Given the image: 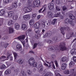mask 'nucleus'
<instances>
[{"label": "nucleus", "instance_id": "1", "mask_svg": "<svg viewBox=\"0 0 76 76\" xmlns=\"http://www.w3.org/2000/svg\"><path fill=\"white\" fill-rule=\"evenodd\" d=\"M64 29L67 31H69L70 30V28L68 26L61 28L60 29V31L61 34H62L63 35H64Z\"/></svg>", "mask_w": 76, "mask_h": 76}, {"label": "nucleus", "instance_id": "2", "mask_svg": "<svg viewBox=\"0 0 76 76\" xmlns=\"http://www.w3.org/2000/svg\"><path fill=\"white\" fill-rule=\"evenodd\" d=\"M25 38V35H23L18 37V39L20 40L24 47H25V41H23Z\"/></svg>", "mask_w": 76, "mask_h": 76}, {"label": "nucleus", "instance_id": "3", "mask_svg": "<svg viewBox=\"0 0 76 76\" xmlns=\"http://www.w3.org/2000/svg\"><path fill=\"white\" fill-rule=\"evenodd\" d=\"M60 47V50L61 51H64V50H67V48L65 46V44L64 43H61Z\"/></svg>", "mask_w": 76, "mask_h": 76}, {"label": "nucleus", "instance_id": "4", "mask_svg": "<svg viewBox=\"0 0 76 76\" xmlns=\"http://www.w3.org/2000/svg\"><path fill=\"white\" fill-rule=\"evenodd\" d=\"M40 4V1L39 0H35L33 2V6L34 7H38Z\"/></svg>", "mask_w": 76, "mask_h": 76}, {"label": "nucleus", "instance_id": "5", "mask_svg": "<svg viewBox=\"0 0 76 76\" xmlns=\"http://www.w3.org/2000/svg\"><path fill=\"white\" fill-rule=\"evenodd\" d=\"M49 50L51 51L52 52H54L56 50H58V48L56 47H54V46H49L48 48Z\"/></svg>", "mask_w": 76, "mask_h": 76}, {"label": "nucleus", "instance_id": "6", "mask_svg": "<svg viewBox=\"0 0 76 76\" xmlns=\"http://www.w3.org/2000/svg\"><path fill=\"white\" fill-rule=\"evenodd\" d=\"M35 59H34L33 58H31L29 60L28 62L30 64V66H32V64H33V63H34L35 62Z\"/></svg>", "mask_w": 76, "mask_h": 76}, {"label": "nucleus", "instance_id": "7", "mask_svg": "<svg viewBox=\"0 0 76 76\" xmlns=\"http://www.w3.org/2000/svg\"><path fill=\"white\" fill-rule=\"evenodd\" d=\"M54 4L53 3H50L48 4V7L49 9V10H51L53 9L54 6Z\"/></svg>", "mask_w": 76, "mask_h": 76}, {"label": "nucleus", "instance_id": "8", "mask_svg": "<svg viewBox=\"0 0 76 76\" xmlns=\"http://www.w3.org/2000/svg\"><path fill=\"white\" fill-rule=\"evenodd\" d=\"M24 10L26 12H29L32 10V8L30 7H26L24 8Z\"/></svg>", "mask_w": 76, "mask_h": 76}, {"label": "nucleus", "instance_id": "9", "mask_svg": "<svg viewBox=\"0 0 76 76\" xmlns=\"http://www.w3.org/2000/svg\"><path fill=\"white\" fill-rule=\"evenodd\" d=\"M67 66V64L66 63H63L61 65V68L62 70H65Z\"/></svg>", "mask_w": 76, "mask_h": 76}, {"label": "nucleus", "instance_id": "10", "mask_svg": "<svg viewBox=\"0 0 76 76\" xmlns=\"http://www.w3.org/2000/svg\"><path fill=\"white\" fill-rule=\"evenodd\" d=\"M38 68L40 72H41L42 70H43V66L41 64H39L38 66Z\"/></svg>", "mask_w": 76, "mask_h": 76}, {"label": "nucleus", "instance_id": "11", "mask_svg": "<svg viewBox=\"0 0 76 76\" xmlns=\"http://www.w3.org/2000/svg\"><path fill=\"white\" fill-rule=\"evenodd\" d=\"M16 49L18 51H20L22 49V45L20 44H18L16 46Z\"/></svg>", "mask_w": 76, "mask_h": 76}, {"label": "nucleus", "instance_id": "12", "mask_svg": "<svg viewBox=\"0 0 76 76\" xmlns=\"http://www.w3.org/2000/svg\"><path fill=\"white\" fill-rule=\"evenodd\" d=\"M51 35H52V32L51 31H49L45 34V37H51Z\"/></svg>", "mask_w": 76, "mask_h": 76}, {"label": "nucleus", "instance_id": "13", "mask_svg": "<svg viewBox=\"0 0 76 76\" xmlns=\"http://www.w3.org/2000/svg\"><path fill=\"white\" fill-rule=\"evenodd\" d=\"M21 28L23 30L26 31L27 29V26H26V25L25 24H23Z\"/></svg>", "mask_w": 76, "mask_h": 76}, {"label": "nucleus", "instance_id": "14", "mask_svg": "<svg viewBox=\"0 0 76 76\" xmlns=\"http://www.w3.org/2000/svg\"><path fill=\"white\" fill-rule=\"evenodd\" d=\"M8 16H9V18H10V17H12L14 15V12L13 11H10L8 13Z\"/></svg>", "mask_w": 76, "mask_h": 76}, {"label": "nucleus", "instance_id": "15", "mask_svg": "<svg viewBox=\"0 0 76 76\" xmlns=\"http://www.w3.org/2000/svg\"><path fill=\"white\" fill-rule=\"evenodd\" d=\"M23 18L26 20H29L30 19V15H26L23 16Z\"/></svg>", "mask_w": 76, "mask_h": 76}, {"label": "nucleus", "instance_id": "16", "mask_svg": "<svg viewBox=\"0 0 76 76\" xmlns=\"http://www.w3.org/2000/svg\"><path fill=\"white\" fill-rule=\"evenodd\" d=\"M9 32L10 34H12L14 32V30H13L12 28V27H9Z\"/></svg>", "mask_w": 76, "mask_h": 76}, {"label": "nucleus", "instance_id": "17", "mask_svg": "<svg viewBox=\"0 0 76 76\" xmlns=\"http://www.w3.org/2000/svg\"><path fill=\"white\" fill-rule=\"evenodd\" d=\"M71 21V19H69L68 18H66L64 20V22L66 24H68Z\"/></svg>", "mask_w": 76, "mask_h": 76}, {"label": "nucleus", "instance_id": "18", "mask_svg": "<svg viewBox=\"0 0 76 76\" xmlns=\"http://www.w3.org/2000/svg\"><path fill=\"white\" fill-rule=\"evenodd\" d=\"M40 24H39V23L37 22L34 25V27L35 28H39V26Z\"/></svg>", "mask_w": 76, "mask_h": 76}, {"label": "nucleus", "instance_id": "19", "mask_svg": "<svg viewBox=\"0 0 76 76\" xmlns=\"http://www.w3.org/2000/svg\"><path fill=\"white\" fill-rule=\"evenodd\" d=\"M71 54L72 55H73V54H76V49H73L71 50Z\"/></svg>", "mask_w": 76, "mask_h": 76}, {"label": "nucleus", "instance_id": "20", "mask_svg": "<svg viewBox=\"0 0 76 76\" xmlns=\"http://www.w3.org/2000/svg\"><path fill=\"white\" fill-rule=\"evenodd\" d=\"M44 10L42 12V13H43V12H44V11H45V10H46V7L45 6H43L42 7V8L41 9L39 10V13H41V11H42V9H44Z\"/></svg>", "mask_w": 76, "mask_h": 76}, {"label": "nucleus", "instance_id": "21", "mask_svg": "<svg viewBox=\"0 0 76 76\" xmlns=\"http://www.w3.org/2000/svg\"><path fill=\"white\" fill-rule=\"evenodd\" d=\"M22 76H26V72L24 70H22L21 72Z\"/></svg>", "mask_w": 76, "mask_h": 76}, {"label": "nucleus", "instance_id": "22", "mask_svg": "<svg viewBox=\"0 0 76 76\" xmlns=\"http://www.w3.org/2000/svg\"><path fill=\"white\" fill-rule=\"evenodd\" d=\"M5 14V10H1L0 11V16H3Z\"/></svg>", "mask_w": 76, "mask_h": 76}, {"label": "nucleus", "instance_id": "23", "mask_svg": "<svg viewBox=\"0 0 76 76\" xmlns=\"http://www.w3.org/2000/svg\"><path fill=\"white\" fill-rule=\"evenodd\" d=\"M18 63L20 64H23L24 63L22 59H20L18 60Z\"/></svg>", "mask_w": 76, "mask_h": 76}, {"label": "nucleus", "instance_id": "24", "mask_svg": "<svg viewBox=\"0 0 76 76\" xmlns=\"http://www.w3.org/2000/svg\"><path fill=\"white\" fill-rule=\"evenodd\" d=\"M11 73V71L9 69H7L5 72V75H9L10 73Z\"/></svg>", "mask_w": 76, "mask_h": 76}, {"label": "nucleus", "instance_id": "25", "mask_svg": "<svg viewBox=\"0 0 76 76\" xmlns=\"http://www.w3.org/2000/svg\"><path fill=\"white\" fill-rule=\"evenodd\" d=\"M6 57L5 56H3L0 57V61H4V60L3 59L4 58H6Z\"/></svg>", "mask_w": 76, "mask_h": 76}, {"label": "nucleus", "instance_id": "26", "mask_svg": "<svg viewBox=\"0 0 76 76\" xmlns=\"http://www.w3.org/2000/svg\"><path fill=\"white\" fill-rule=\"evenodd\" d=\"M14 26L15 29H18L19 28V25L18 23H15V24Z\"/></svg>", "mask_w": 76, "mask_h": 76}, {"label": "nucleus", "instance_id": "27", "mask_svg": "<svg viewBox=\"0 0 76 76\" xmlns=\"http://www.w3.org/2000/svg\"><path fill=\"white\" fill-rule=\"evenodd\" d=\"M67 58L66 57H63L61 59V61L62 62H64L67 60Z\"/></svg>", "mask_w": 76, "mask_h": 76}, {"label": "nucleus", "instance_id": "28", "mask_svg": "<svg viewBox=\"0 0 76 76\" xmlns=\"http://www.w3.org/2000/svg\"><path fill=\"white\" fill-rule=\"evenodd\" d=\"M41 35V34H40V33L36 34L35 35V37L36 38H37V39H38V38H39Z\"/></svg>", "mask_w": 76, "mask_h": 76}, {"label": "nucleus", "instance_id": "29", "mask_svg": "<svg viewBox=\"0 0 76 76\" xmlns=\"http://www.w3.org/2000/svg\"><path fill=\"white\" fill-rule=\"evenodd\" d=\"M47 14L49 18H51L53 16V13L51 11H48L47 12Z\"/></svg>", "mask_w": 76, "mask_h": 76}, {"label": "nucleus", "instance_id": "30", "mask_svg": "<svg viewBox=\"0 0 76 76\" xmlns=\"http://www.w3.org/2000/svg\"><path fill=\"white\" fill-rule=\"evenodd\" d=\"M71 21L69 22V23L72 25V26H75V23L73 22V21H72V19H71Z\"/></svg>", "mask_w": 76, "mask_h": 76}, {"label": "nucleus", "instance_id": "31", "mask_svg": "<svg viewBox=\"0 0 76 76\" xmlns=\"http://www.w3.org/2000/svg\"><path fill=\"white\" fill-rule=\"evenodd\" d=\"M31 66H32L34 67H35L37 66V62H35L33 64H31V65H30Z\"/></svg>", "mask_w": 76, "mask_h": 76}, {"label": "nucleus", "instance_id": "32", "mask_svg": "<svg viewBox=\"0 0 76 76\" xmlns=\"http://www.w3.org/2000/svg\"><path fill=\"white\" fill-rule=\"evenodd\" d=\"M52 39L53 41H58V37H54L52 38Z\"/></svg>", "mask_w": 76, "mask_h": 76}, {"label": "nucleus", "instance_id": "33", "mask_svg": "<svg viewBox=\"0 0 76 76\" xmlns=\"http://www.w3.org/2000/svg\"><path fill=\"white\" fill-rule=\"evenodd\" d=\"M34 31L36 33L40 34V31H39V29L38 28H36L34 29Z\"/></svg>", "mask_w": 76, "mask_h": 76}, {"label": "nucleus", "instance_id": "34", "mask_svg": "<svg viewBox=\"0 0 76 76\" xmlns=\"http://www.w3.org/2000/svg\"><path fill=\"white\" fill-rule=\"evenodd\" d=\"M69 66L70 67H73L75 65V63L73 61H71L69 64Z\"/></svg>", "mask_w": 76, "mask_h": 76}, {"label": "nucleus", "instance_id": "35", "mask_svg": "<svg viewBox=\"0 0 76 76\" xmlns=\"http://www.w3.org/2000/svg\"><path fill=\"white\" fill-rule=\"evenodd\" d=\"M12 6L13 7H14V8H16V7H18L17 2L16 1L15 2L14 4H12Z\"/></svg>", "mask_w": 76, "mask_h": 76}, {"label": "nucleus", "instance_id": "36", "mask_svg": "<svg viewBox=\"0 0 76 76\" xmlns=\"http://www.w3.org/2000/svg\"><path fill=\"white\" fill-rule=\"evenodd\" d=\"M64 73L65 75H69L70 74V71H69V70H66L64 72Z\"/></svg>", "mask_w": 76, "mask_h": 76}, {"label": "nucleus", "instance_id": "37", "mask_svg": "<svg viewBox=\"0 0 76 76\" xmlns=\"http://www.w3.org/2000/svg\"><path fill=\"white\" fill-rule=\"evenodd\" d=\"M34 23V20H31L29 22V24L30 25H33Z\"/></svg>", "mask_w": 76, "mask_h": 76}, {"label": "nucleus", "instance_id": "38", "mask_svg": "<svg viewBox=\"0 0 76 76\" xmlns=\"http://www.w3.org/2000/svg\"><path fill=\"white\" fill-rule=\"evenodd\" d=\"M61 16L60 12H58L57 14H55L54 15L55 17H60Z\"/></svg>", "mask_w": 76, "mask_h": 76}, {"label": "nucleus", "instance_id": "39", "mask_svg": "<svg viewBox=\"0 0 76 76\" xmlns=\"http://www.w3.org/2000/svg\"><path fill=\"white\" fill-rule=\"evenodd\" d=\"M13 54L14 56L15 59H16V58H17V56H18V54H17V53H16V52H14L13 53Z\"/></svg>", "mask_w": 76, "mask_h": 76}, {"label": "nucleus", "instance_id": "40", "mask_svg": "<svg viewBox=\"0 0 76 76\" xmlns=\"http://www.w3.org/2000/svg\"><path fill=\"white\" fill-rule=\"evenodd\" d=\"M56 21L57 20L56 19H53L52 22V25H54Z\"/></svg>", "mask_w": 76, "mask_h": 76}, {"label": "nucleus", "instance_id": "41", "mask_svg": "<svg viewBox=\"0 0 76 76\" xmlns=\"http://www.w3.org/2000/svg\"><path fill=\"white\" fill-rule=\"evenodd\" d=\"M55 2L56 4L58 5L60 3V1L59 0H55Z\"/></svg>", "mask_w": 76, "mask_h": 76}, {"label": "nucleus", "instance_id": "42", "mask_svg": "<svg viewBox=\"0 0 76 76\" xmlns=\"http://www.w3.org/2000/svg\"><path fill=\"white\" fill-rule=\"evenodd\" d=\"M27 73L28 75H31L32 74V72L30 70H28L27 71Z\"/></svg>", "mask_w": 76, "mask_h": 76}, {"label": "nucleus", "instance_id": "43", "mask_svg": "<svg viewBox=\"0 0 76 76\" xmlns=\"http://www.w3.org/2000/svg\"><path fill=\"white\" fill-rule=\"evenodd\" d=\"M5 68H6V66L4 65H2L0 66V69H4Z\"/></svg>", "mask_w": 76, "mask_h": 76}, {"label": "nucleus", "instance_id": "44", "mask_svg": "<svg viewBox=\"0 0 76 76\" xmlns=\"http://www.w3.org/2000/svg\"><path fill=\"white\" fill-rule=\"evenodd\" d=\"M11 55H12V54H11V53H10L9 52L8 53L7 57V60H8V59H9V57H10Z\"/></svg>", "mask_w": 76, "mask_h": 76}, {"label": "nucleus", "instance_id": "45", "mask_svg": "<svg viewBox=\"0 0 76 76\" xmlns=\"http://www.w3.org/2000/svg\"><path fill=\"white\" fill-rule=\"evenodd\" d=\"M41 25L43 28H45V22H43V23H41Z\"/></svg>", "mask_w": 76, "mask_h": 76}, {"label": "nucleus", "instance_id": "46", "mask_svg": "<svg viewBox=\"0 0 76 76\" xmlns=\"http://www.w3.org/2000/svg\"><path fill=\"white\" fill-rule=\"evenodd\" d=\"M37 16V14L35 13L33 14L32 15V18H33V19H34L36 18V16Z\"/></svg>", "mask_w": 76, "mask_h": 76}, {"label": "nucleus", "instance_id": "47", "mask_svg": "<svg viewBox=\"0 0 76 76\" xmlns=\"http://www.w3.org/2000/svg\"><path fill=\"white\" fill-rule=\"evenodd\" d=\"M37 45H38V43H35L34 44V45L33 46V49H35L36 47H37Z\"/></svg>", "mask_w": 76, "mask_h": 76}, {"label": "nucleus", "instance_id": "48", "mask_svg": "<svg viewBox=\"0 0 76 76\" xmlns=\"http://www.w3.org/2000/svg\"><path fill=\"white\" fill-rule=\"evenodd\" d=\"M3 1L4 3L5 4H7L9 2V0H3Z\"/></svg>", "mask_w": 76, "mask_h": 76}, {"label": "nucleus", "instance_id": "49", "mask_svg": "<svg viewBox=\"0 0 76 76\" xmlns=\"http://www.w3.org/2000/svg\"><path fill=\"white\" fill-rule=\"evenodd\" d=\"M12 24H13V22H12V20H11L9 22L8 24L9 25H12Z\"/></svg>", "mask_w": 76, "mask_h": 76}, {"label": "nucleus", "instance_id": "50", "mask_svg": "<svg viewBox=\"0 0 76 76\" xmlns=\"http://www.w3.org/2000/svg\"><path fill=\"white\" fill-rule=\"evenodd\" d=\"M56 10L57 11H60L61 9L59 8V7L57 6L56 7Z\"/></svg>", "mask_w": 76, "mask_h": 76}, {"label": "nucleus", "instance_id": "51", "mask_svg": "<svg viewBox=\"0 0 76 76\" xmlns=\"http://www.w3.org/2000/svg\"><path fill=\"white\" fill-rule=\"evenodd\" d=\"M18 15H16L14 16V17L13 18V19L14 20H16L18 19Z\"/></svg>", "mask_w": 76, "mask_h": 76}, {"label": "nucleus", "instance_id": "52", "mask_svg": "<svg viewBox=\"0 0 76 76\" xmlns=\"http://www.w3.org/2000/svg\"><path fill=\"white\" fill-rule=\"evenodd\" d=\"M73 36L70 35L69 37V35H67L66 36V37L67 38V39H70L71 37H72Z\"/></svg>", "mask_w": 76, "mask_h": 76}, {"label": "nucleus", "instance_id": "53", "mask_svg": "<svg viewBox=\"0 0 76 76\" xmlns=\"http://www.w3.org/2000/svg\"><path fill=\"white\" fill-rule=\"evenodd\" d=\"M27 3L28 4H31L32 2V0H27Z\"/></svg>", "mask_w": 76, "mask_h": 76}, {"label": "nucleus", "instance_id": "54", "mask_svg": "<svg viewBox=\"0 0 76 76\" xmlns=\"http://www.w3.org/2000/svg\"><path fill=\"white\" fill-rule=\"evenodd\" d=\"M51 57L52 59V60H53V59L56 58V55H52L51 56Z\"/></svg>", "mask_w": 76, "mask_h": 76}, {"label": "nucleus", "instance_id": "55", "mask_svg": "<svg viewBox=\"0 0 76 76\" xmlns=\"http://www.w3.org/2000/svg\"><path fill=\"white\" fill-rule=\"evenodd\" d=\"M63 10V11H65L66 9H67V8H66V7L65 6H64L62 8Z\"/></svg>", "mask_w": 76, "mask_h": 76}, {"label": "nucleus", "instance_id": "56", "mask_svg": "<svg viewBox=\"0 0 76 76\" xmlns=\"http://www.w3.org/2000/svg\"><path fill=\"white\" fill-rule=\"evenodd\" d=\"M32 32V30L31 29H28V32L29 34H31V32Z\"/></svg>", "mask_w": 76, "mask_h": 76}, {"label": "nucleus", "instance_id": "57", "mask_svg": "<svg viewBox=\"0 0 76 76\" xmlns=\"http://www.w3.org/2000/svg\"><path fill=\"white\" fill-rule=\"evenodd\" d=\"M72 76H76V72H74L72 75Z\"/></svg>", "mask_w": 76, "mask_h": 76}, {"label": "nucleus", "instance_id": "58", "mask_svg": "<svg viewBox=\"0 0 76 76\" xmlns=\"http://www.w3.org/2000/svg\"><path fill=\"white\" fill-rule=\"evenodd\" d=\"M55 63L56 65V67H58V63H57V61H55Z\"/></svg>", "mask_w": 76, "mask_h": 76}, {"label": "nucleus", "instance_id": "59", "mask_svg": "<svg viewBox=\"0 0 76 76\" xmlns=\"http://www.w3.org/2000/svg\"><path fill=\"white\" fill-rule=\"evenodd\" d=\"M7 36H4L3 37V39L4 40L5 39H7Z\"/></svg>", "mask_w": 76, "mask_h": 76}, {"label": "nucleus", "instance_id": "60", "mask_svg": "<svg viewBox=\"0 0 76 76\" xmlns=\"http://www.w3.org/2000/svg\"><path fill=\"white\" fill-rule=\"evenodd\" d=\"M1 46H2V47H4V46H5V44H4V42H2L1 43Z\"/></svg>", "mask_w": 76, "mask_h": 76}, {"label": "nucleus", "instance_id": "61", "mask_svg": "<svg viewBox=\"0 0 76 76\" xmlns=\"http://www.w3.org/2000/svg\"><path fill=\"white\" fill-rule=\"evenodd\" d=\"M73 60L75 62H76V56H74L73 58Z\"/></svg>", "mask_w": 76, "mask_h": 76}, {"label": "nucleus", "instance_id": "62", "mask_svg": "<svg viewBox=\"0 0 76 76\" xmlns=\"http://www.w3.org/2000/svg\"><path fill=\"white\" fill-rule=\"evenodd\" d=\"M61 36H60L58 37V41H60L61 40Z\"/></svg>", "mask_w": 76, "mask_h": 76}, {"label": "nucleus", "instance_id": "63", "mask_svg": "<svg viewBox=\"0 0 76 76\" xmlns=\"http://www.w3.org/2000/svg\"><path fill=\"white\" fill-rule=\"evenodd\" d=\"M75 19V17L72 15V17L70 19H72V20H73V19Z\"/></svg>", "mask_w": 76, "mask_h": 76}, {"label": "nucleus", "instance_id": "64", "mask_svg": "<svg viewBox=\"0 0 76 76\" xmlns=\"http://www.w3.org/2000/svg\"><path fill=\"white\" fill-rule=\"evenodd\" d=\"M29 47V45H28V44L27 43L26 45V49H28V48Z\"/></svg>", "mask_w": 76, "mask_h": 76}]
</instances>
